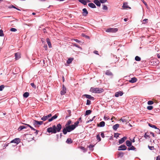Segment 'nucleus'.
<instances>
[{
  "mask_svg": "<svg viewBox=\"0 0 160 160\" xmlns=\"http://www.w3.org/2000/svg\"><path fill=\"white\" fill-rule=\"evenodd\" d=\"M62 128V125L60 123H59L57 125H53L52 127H49L47 128V132L52 133H56L57 132H60Z\"/></svg>",
  "mask_w": 160,
  "mask_h": 160,
  "instance_id": "obj_1",
  "label": "nucleus"
},
{
  "mask_svg": "<svg viewBox=\"0 0 160 160\" xmlns=\"http://www.w3.org/2000/svg\"><path fill=\"white\" fill-rule=\"evenodd\" d=\"M66 126V127L64 128L62 130L63 133L64 135L66 134L67 132H70L75 129L74 126L72 125Z\"/></svg>",
  "mask_w": 160,
  "mask_h": 160,
  "instance_id": "obj_2",
  "label": "nucleus"
},
{
  "mask_svg": "<svg viewBox=\"0 0 160 160\" xmlns=\"http://www.w3.org/2000/svg\"><path fill=\"white\" fill-rule=\"evenodd\" d=\"M90 91L92 93H101L103 91V89L98 88L92 87L90 89Z\"/></svg>",
  "mask_w": 160,
  "mask_h": 160,
  "instance_id": "obj_3",
  "label": "nucleus"
},
{
  "mask_svg": "<svg viewBox=\"0 0 160 160\" xmlns=\"http://www.w3.org/2000/svg\"><path fill=\"white\" fill-rule=\"evenodd\" d=\"M118 31L117 28H109L107 29L106 30V32H108L115 33Z\"/></svg>",
  "mask_w": 160,
  "mask_h": 160,
  "instance_id": "obj_4",
  "label": "nucleus"
},
{
  "mask_svg": "<svg viewBox=\"0 0 160 160\" xmlns=\"http://www.w3.org/2000/svg\"><path fill=\"white\" fill-rule=\"evenodd\" d=\"M67 89L64 86V85L63 84L62 85V89L60 92V93L61 95H64L66 93Z\"/></svg>",
  "mask_w": 160,
  "mask_h": 160,
  "instance_id": "obj_5",
  "label": "nucleus"
},
{
  "mask_svg": "<svg viewBox=\"0 0 160 160\" xmlns=\"http://www.w3.org/2000/svg\"><path fill=\"white\" fill-rule=\"evenodd\" d=\"M20 142V139L19 138H15L14 139L12 140L11 143H14L17 144H18Z\"/></svg>",
  "mask_w": 160,
  "mask_h": 160,
  "instance_id": "obj_6",
  "label": "nucleus"
},
{
  "mask_svg": "<svg viewBox=\"0 0 160 160\" xmlns=\"http://www.w3.org/2000/svg\"><path fill=\"white\" fill-rule=\"evenodd\" d=\"M127 147L124 144L122 145L119 146L118 150H125L127 149Z\"/></svg>",
  "mask_w": 160,
  "mask_h": 160,
  "instance_id": "obj_7",
  "label": "nucleus"
},
{
  "mask_svg": "<svg viewBox=\"0 0 160 160\" xmlns=\"http://www.w3.org/2000/svg\"><path fill=\"white\" fill-rule=\"evenodd\" d=\"M157 62H158V61L157 59H153L150 60L149 63L151 65H155L156 64H157Z\"/></svg>",
  "mask_w": 160,
  "mask_h": 160,
  "instance_id": "obj_8",
  "label": "nucleus"
},
{
  "mask_svg": "<svg viewBox=\"0 0 160 160\" xmlns=\"http://www.w3.org/2000/svg\"><path fill=\"white\" fill-rule=\"evenodd\" d=\"M33 123L34 127L36 128L39 127V125H40L39 121L36 120H33Z\"/></svg>",
  "mask_w": 160,
  "mask_h": 160,
  "instance_id": "obj_9",
  "label": "nucleus"
},
{
  "mask_svg": "<svg viewBox=\"0 0 160 160\" xmlns=\"http://www.w3.org/2000/svg\"><path fill=\"white\" fill-rule=\"evenodd\" d=\"M82 97H85L86 98H88L91 100H94V98L91 95L85 94L82 95Z\"/></svg>",
  "mask_w": 160,
  "mask_h": 160,
  "instance_id": "obj_10",
  "label": "nucleus"
},
{
  "mask_svg": "<svg viewBox=\"0 0 160 160\" xmlns=\"http://www.w3.org/2000/svg\"><path fill=\"white\" fill-rule=\"evenodd\" d=\"M123 93L122 92L119 91L118 92H117L115 93V96L116 97H118L119 96H121L122 95Z\"/></svg>",
  "mask_w": 160,
  "mask_h": 160,
  "instance_id": "obj_11",
  "label": "nucleus"
},
{
  "mask_svg": "<svg viewBox=\"0 0 160 160\" xmlns=\"http://www.w3.org/2000/svg\"><path fill=\"white\" fill-rule=\"evenodd\" d=\"M82 14L83 16H86L88 14V12L87 9L84 8L82 9Z\"/></svg>",
  "mask_w": 160,
  "mask_h": 160,
  "instance_id": "obj_12",
  "label": "nucleus"
},
{
  "mask_svg": "<svg viewBox=\"0 0 160 160\" xmlns=\"http://www.w3.org/2000/svg\"><path fill=\"white\" fill-rule=\"evenodd\" d=\"M58 116L56 114H55L54 116L52 117L51 118L48 119V121L49 122H50L53 120L56 119L58 118Z\"/></svg>",
  "mask_w": 160,
  "mask_h": 160,
  "instance_id": "obj_13",
  "label": "nucleus"
},
{
  "mask_svg": "<svg viewBox=\"0 0 160 160\" xmlns=\"http://www.w3.org/2000/svg\"><path fill=\"white\" fill-rule=\"evenodd\" d=\"M93 2L98 7H100L101 6L100 1L98 0H94Z\"/></svg>",
  "mask_w": 160,
  "mask_h": 160,
  "instance_id": "obj_14",
  "label": "nucleus"
},
{
  "mask_svg": "<svg viewBox=\"0 0 160 160\" xmlns=\"http://www.w3.org/2000/svg\"><path fill=\"white\" fill-rule=\"evenodd\" d=\"M105 74L108 76H111L112 77L113 76L112 73L109 70L106 71Z\"/></svg>",
  "mask_w": 160,
  "mask_h": 160,
  "instance_id": "obj_15",
  "label": "nucleus"
},
{
  "mask_svg": "<svg viewBox=\"0 0 160 160\" xmlns=\"http://www.w3.org/2000/svg\"><path fill=\"white\" fill-rule=\"evenodd\" d=\"M105 125V122L104 121H102L99 123V124H97V126L100 127H104Z\"/></svg>",
  "mask_w": 160,
  "mask_h": 160,
  "instance_id": "obj_16",
  "label": "nucleus"
},
{
  "mask_svg": "<svg viewBox=\"0 0 160 160\" xmlns=\"http://www.w3.org/2000/svg\"><path fill=\"white\" fill-rule=\"evenodd\" d=\"M127 138L126 137H124L122 138L121 139L119 140V142L120 144H121L124 142L125 140L127 139Z\"/></svg>",
  "mask_w": 160,
  "mask_h": 160,
  "instance_id": "obj_17",
  "label": "nucleus"
},
{
  "mask_svg": "<svg viewBox=\"0 0 160 160\" xmlns=\"http://www.w3.org/2000/svg\"><path fill=\"white\" fill-rule=\"evenodd\" d=\"M15 59L17 60L19 59L20 57V54L19 53L17 52L15 53Z\"/></svg>",
  "mask_w": 160,
  "mask_h": 160,
  "instance_id": "obj_18",
  "label": "nucleus"
},
{
  "mask_svg": "<svg viewBox=\"0 0 160 160\" xmlns=\"http://www.w3.org/2000/svg\"><path fill=\"white\" fill-rule=\"evenodd\" d=\"M46 41L47 42V43L48 44L49 48H51L52 47L50 39L48 38H47L46 39Z\"/></svg>",
  "mask_w": 160,
  "mask_h": 160,
  "instance_id": "obj_19",
  "label": "nucleus"
},
{
  "mask_svg": "<svg viewBox=\"0 0 160 160\" xmlns=\"http://www.w3.org/2000/svg\"><path fill=\"white\" fill-rule=\"evenodd\" d=\"M137 80V79L136 78L134 77L132 78L130 80H129V82H130L133 83L136 82Z\"/></svg>",
  "mask_w": 160,
  "mask_h": 160,
  "instance_id": "obj_20",
  "label": "nucleus"
},
{
  "mask_svg": "<svg viewBox=\"0 0 160 160\" xmlns=\"http://www.w3.org/2000/svg\"><path fill=\"white\" fill-rule=\"evenodd\" d=\"M88 6L92 8H96L95 5L92 3H88Z\"/></svg>",
  "mask_w": 160,
  "mask_h": 160,
  "instance_id": "obj_21",
  "label": "nucleus"
},
{
  "mask_svg": "<svg viewBox=\"0 0 160 160\" xmlns=\"http://www.w3.org/2000/svg\"><path fill=\"white\" fill-rule=\"evenodd\" d=\"M119 124H116L114 125H113L112 127V128L114 130H116L118 128H119Z\"/></svg>",
  "mask_w": 160,
  "mask_h": 160,
  "instance_id": "obj_22",
  "label": "nucleus"
},
{
  "mask_svg": "<svg viewBox=\"0 0 160 160\" xmlns=\"http://www.w3.org/2000/svg\"><path fill=\"white\" fill-rule=\"evenodd\" d=\"M128 150H134L136 151V148L133 146L131 145L130 147L128 148Z\"/></svg>",
  "mask_w": 160,
  "mask_h": 160,
  "instance_id": "obj_23",
  "label": "nucleus"
},
{
  "mask_svg": "<svg viewBox=\"0 0 160 160\" xmlns=\"http://www.w3.org/2000/svg\"><path fill=\"white\" fill-rule=\"evenodd\" d=\"M92 112V111L90 110H86L85 114V116H86L89 115Z\"/></svg>",
  "mask_w": 160,
  "mask_h": 160,
  "instance_id": "obj_24",
  "label": "nucleus"
},
{
  "mask_svg": "<svg viewBox=\"0 0 160 160\" xmlns=\"http://www.w3.org/2000/svg\"><path fill=\"white\" fill-rule=\"evenodd\" d=\"M126 144L128 147H130L132 145V142L129 140H127L126 142Z\"/></svg>",
  "mask_w": 160,
  "mask_h": 160,
  "instance_id": "obj_25",
  "label": "nucleus"
},
{
  "mask_svg": "<svg viewBox=\"0 0 160 160\" xmlns=\"http://www.w3.org/2000/svg\"><path fill=\"white\" fill-rule=\"evenodd\" d=\"M78 1L84 5H87V2L85 0H78Z\"/></svg>",
  "mask_w": 160,
  "mask_h": 160,
  "instance_id": "obj_26",
  "label": "nucleus"
},
{
  "mask_svg": "<svg viewBox=\"0 0 160 160\" xmlns=\"http://www.w3.org/2000/svg\"><path fill=\"white\" fill-rule=\"evenodd\" d=\"M8 8H15L18 11H21L20 9L16 8L13 5H11L9 6L8 7Z\"/></svg>",
  "mask_w": 160,
  "mask_h": 160,
  "instance_id": "obj_27",
  "label": "nucleus"
},
{
  "mask_svg": "<svg viewBox=\"0 0 160 160\" xmlns=\"http://www.w3.org/2000/svg\"><path fill=\"white\" fill-rule=\"evenodd\" d=\"M73 58H69L67 60V63L68 64H69L72 62V61H73Z\"/></svg>",
  "mask_w": 160,
  "mask_h": 160,
  "instance_id": "obj_28",
  "label": "nucleus"
},
{
  "mask_svg": "<svg viewBox=\"0 0 160 160\" xmlns=\"http://www.w3.org/2000/svg\"><path fill=\"white\" fill-rule=\"evenodd\" d=\"M66 142L68 144H70L72 142V141L71 138H68L67 139Z\"/></svg>",
  "mask_w": 160,
  "mask_h": 160,
  "instance_id": "obj_29",
  "label": "nucleus"
},
{
  "mask_svg": "<svg viewBox=\"0 0 160 160\" xmlns=\"http://www.w3.org/2000/svg\"><path fill=\"white\" fill-rule=\"evenodd\" d=\"M23 124L25 125H26L28 127L30 128H31V129H32V130H33L34 131L35 130H36V129H34L29 124H25V123H23Z\"/></svg>",
  "mask_w": 160,
  "mask_h": 160,
  "instance_id": "obj_30",
  "label": "nucleus"
},
{
  "mask_svg": "<svg viewBox=\"0 0 160 160\" xmlns=\"http://www.w3.org/2000/svg\"><path fill=\"white\" fill-rule=\"evenodd\" d=\"M149 134V133L146 132L144 135V137L146 139H147L148 138H150V136L148 135Z\"/></svg>",
  "mask_w": 160,
  "mask_h": 160,
  "instance_id": "obj_31",
  "label": "nucleus"
},
{
  "mask_svg": "<svg viewBox=\"0 0 160 160\" xmlns=\"http://www.w3.org/2000/svg\"><path fill=\"white\" fill-rule=\"evenodd\" d=\"M29 95V93L28 92H25L23 94L24 97L27 98Z\"/></svg>",
  "mask_w": 160,
  "mask_h": 160,
  "instance_id": "obj_32",
  "label": "nucleus"
},
{
  "mask_svg": "<svg viewBox=\"0 0 160 160\" xmlns=\"http://www.w3.org/2000/svg\"><path fill=\"white\" fill-rule=\"evenodd\" d=\"M120 120L121 121L123 122H125L127 124L128 122L127 120L124 118H121Z\"/></svg>",
  "mask_w": 160,
  "mask_h": 160,
  "instance_id": "obj_33",
  "label": "nucleus"
},
{
  "mask_svg": "<svg viewBox=\"0 0 160 160\" xmlns=\"http://www.w3.org/2000/svg\"><path fill=\"white\" fill-rule=\"evenodd\" d=\"M148 126L152 128H154L155 129L157 128V127L155 125L152 124L150 123H148Z\"/></svg>",
  "mask_w": 160,
  "mask_h": 160,
  "instance_id": "obj_34",
  "label": "nucleus"
},
{
  "mask_svg": "<svg viewBox=\"0 0 160 160\" xmlns=\"http://www.w3.org/2000/svg\"><path fill=\"white\" fill-rule=\"evenodd\" d=\"M48 118L47 116H44L43 117L41 118V119L43 121H46L48 119Z\"/></svg>",
  "mask_w": 160,
  "mask_h": 160,
  "instance_id": "obj_35",
  "label": "nucleus"
},
{
  "mask_svg": "<svg viewBox=\"0 0 160 160\" xmlns=\"http://www.w3.org/2000/svg\"><path fill=\"white\" fill-rule=\"evenodd\" d=\"M79 123V120H78L76 122H75L74 123V124H72V125L74 126L75 127V128H76L78 126V125Z\"/></svg>",
  "mask_w": 160,
  "mask_h": 160,
  "instance_id": "obj_36",
  "label": "nucleus"
},
{
  "mask_svg": "<svg viewBox=\"0 0 160 160\" xmlns=\"http://www.w3.org/2000/svg\"><path fill=\"white\" fill-rule=\"evenodd\" d=\"M135 59L136 61H139L141 60V58L138 56H136L135 57Z\"/></svg>",
  "mask_w": 160,
  "mask_h": 160,
  "instance_id": "obj_37",
  "label": "nucleus"
},
{
  "mask_svg": "<svg viewBox=\"0 0 160 160\" xmlns=\"http://www.w3.org/2000/svg\"><path fill=\"white\" fill-rule=\"evenodd\" d=\"M94 146V145L90 144L88 146V148L91 150H93V148Z\"/></svg>",
  "mask_w": 160,
  "mask_h": 160,
  "instance_id": "obj_38",
  "label": "nucleus"
},
{
  "mask_svg": "<svg viewBox=\"0 0 160 160\" xmlns=\"http://www.w3.org/2000/svg\"><path fill=\"white\" fill-rule=\"evenodd\" d=\"M82 37H85L87 39H89V36H87V35H86L84 33H82Z\"/></svg>",
  "mask_w": 160,
  "mask_h": 160,
  "instance_id": "obj_39",
  "label": "nucleus"
},
{
  "mask_svg": "<svg viewBox=\"0 0 160 160\" xmlns=\"http://www.w3.org/2000/svg\"><path fill=\"white\" fill-rule=\"evenodd\" d=\"M155 129H156V130L155 131V132L158 134H160V129L157 128H155Z\"/></svg>",
  "mask_w": 160,
  "mask_h": 160,
  "instance_id": "obj_40",
  "label": "nucleus"
},
{
  "mask_svg": "<svg viewBox=\"0 0 160 160\" xmlns=\"http://www.w3.org/2000/svg\"><path fill=\"white\" fill-rule=\"evenodd\" d=\"M96 138H97V140L98 141V142L101 141V138L99 134H98L97 135Z\"/></svg>",
  "mask_w": 160,
  "mask_h": 160,
  "instance_id": "obj_41",
  "label": "nucleus"
},
{
  "mask_svg": "<svg viewBox=\"0 0 160 160\" xmlns=\"http://www.w3.org/2000/svg\"><path fill=\"white\" fill-rule=\"evenodd\" d=\"M153 107L152 106H148L147 107V108L148 110H152L153 109Z\"/></svg>",
  "mask_w": 160,
  "mask_h": 160,
  "instance_id": "obj_42",
  "label": "nucleus"
},
{
  "mask_svg": "<svg viewBox=\"0 0 160 160\" xmlns=\"http://www.w3.org/2000/svg\"><path fill=\"white\" fill-rule=\"evenodd\" d=\"M4 36L3 31L2 29L0 30V36L2 37Z\"/></svg>",
  "mask_w": 160,
  "mask_h": 160,
  "instance_id": "obj_43",
  "label": "nucleus"
},
{
  "mask_svg": "<svg viewBox=\"0 0 160 160\" xmlns=\"http://www.w3.org/2000/svg\"><path fill=\"white\" fill-rule=\"evenodd\" d=\"M91 104V101L88 99L87 100V102H86V105H89Z\"/></svg>",
  "mask_w": 160,
  "mask_h": 160,
  "instance_id": "obj_44",
  "label": "nucleus"
},
{
  "mask_svg": "<svg viewBox=\"0 0 160 160\" xmlns=\"http://www.w3.org/2000/svg\"><path fill=\"white\" fill-rule=\"evenodd\" d=\"M72 121L71 120H69L68 122L66 124L65 126H69L71 123Z\"/></svg>",
  "mask_w": 160,
  "mask_h": 160,
  "instance_id": "obj_45",
  "label": "nucleus"
},
{
  "mask_svg": "<svg viewBox=\"0 0 160 160\" xmlns=\"http://www.w3.org/2000/svg\"><path fill=\"white\" fill-rule=\"evenodd\" d=\"M103 5V7L102 8V9L103 10H107L108 9V8L105 5Z\"/></svg>",
  "mask_w": 160,
  "mask_h": 160,
  "instance_id": "obj_46",
  "label": "nucleus"
},
{
  "mask_svg": "<svg viewBox=\"0 0 160 160\" xmlns=\"http://www.w3.org/2000/svg\"><path fill=\"white\" fill-rule=\"evenodd\" d=\"M5 86L4 85H2L0 86V91H2L4 88Z\"/></svg>",
  "mask_w": 160,
  "mask_h": 160,
  "instance_id": "obj_47",
  "label": "nucleus"
},
{
  "mask_svg": "<svg viewBox=\"0 0 160 160\" xmlns=\"http://www.w3.org/2000/svg\"><path fill=\"white\" fill-rule=\"evenodd\" d=\"M153 103V102L151 100L149 101L148 102V105H152Z\"/></svg>",
  "mask_w": 160,
  "mask_h": 160,
  "instance_id": "obj_48",
  "label": "nucleus"
},
{
  "mask_svg": "<svg viewBox=\"0 0 160 160\" xmlns=\"http://www.w3.org/2000/svg\"><path fill=\"white\" fill-rule=\"evenodd\" d=\"M73 44L74 46H75L78 48L81 49V48L77 44L75 43H73Z\"/></svg>",
  "mask_w": 160,
  "mask_h": 160,
  "instance_id": "obj_49",
  "label": "nucleus"
},
{
  "mask_svg": "<svg viewBox=\"0 0 160 160\" xmlns=\"http://www.w3.org/2000/svg\"><path fill=\"white\" fill-rule=\"evenodd\" d=\"M34 88H36V86H35L34 83H31L30 84Z\"/></svg>",
  "mask_w": 160,
  "mask_h": 160,
  "instance_id": "obj_50",
  "label": "nucleus"
},
{
  "mask_svg": "<svg viewBox=\"0 0 160 160\" xmlns=\"http://www.w3.org/2000/svg\"><path fill=\"white\" fill-rule=\"evenodd\" d=\"M10 30L12 32H16L17 31V30L15 28H11V29H10Z\"/></svg>",
  "mask_w": 160,
  "mask_h": 160,
  "instance_id": "obj_51",
  "label": "nucleus"
},
{
  "mask_svg": "<svg viewBox=\"0 0 160 160\" xmlns=\"http://www.w3.org/2000/svg\"><path fill=\"white\" fill-rule=\"evenodd\" d=\"M148 148L150 150H153L154 149V147L152 146H150L148 145Z\"/></svg>",
  "mask_w": 160,
  "mask_h": 160,
  "instance_id": "obj_52",
  "label": "nucleus"
},
{
  "mask_svg": "<svg viewBox=\"0 0 160 160\" xmlns=\"http://www.w3.org/2000/svg\"><path fill=\"white\" fill-rule=\"evenodd\" d=\"M118 155L121 157H122L123 156V153L122 152H119Z\"/></svg>",
  "mask_w": 160,
  "mask_h": 160,
  "instance_id": "obj_53",
  "label": "nucleus"
},
{
  "mask_svg": "<svg viewBox=\"0 0 160 160\" xmlns=\"http://www.w3.org/2000/svg\"><path fill=\"white\" fill-rule=\"evenodd\" d=\"M119 134L118 133H115L114 135V137L117 138L119 137Z\"/></svg>",
  "mask_w": 160,
  "mask_h": 160,
  "instance_id": "obj_54",
  "label": "nucleus"
},
{
  "mask_svg": "<svg viewBox=\"0 0 160 160\" xmlns=\"http://www.w3.org/2000/svg\"><path fill=\"white\" fill-rule=\"evenodd\" d=\"M100 3H104L107 1V0H99Z\"/></svg>",
  "mask_w": 160,
  "mask_h": 160,
  "instance_id": "obj_55",
  "label": "nucleus"
},
{
  "mask_svg": "<svg viewBox=\"0 0 160 160\" xmlns=\"http://www.w3.org/2000/svg\"><path fill=\"white\" fill-rule=\"evenodd\" d=\"M43 48H44L45 50H47L48 49V46L46 44H44L43 46Z\"/></svg>",
  "mask_w": 160,
  "mask_h": 160,
  "instance_id": "obj_56",
  "label": "nucleus"
},
{
  "mask_svg": "<svg viewBox=\"0 0 160 160\" xmlns=\"http://www.w3.org/2000/svg\"><path fill=\"white\" fill-rule=\"evenodd\" d=\"M67 111L68 113V115L69 116H70L71 115V110H67Z\"/></svg>",
  "mask_w": 160,
  "mask_h": 160,
  "instance_id": "obj_57",
  "label": "nucleus"
},
{
  "mask_svg": "<svg viewBox=\"0 0 160 160\" xmlns=\"http://www.w3.org/2000/svg\"><path fill=\"white\" fill-rule=\"evenodd\" d=\"M81 149L83 150V152H85L87 151V150H86L85 149V148L83 147H81Z\"/></svg>",
  "mask_w": 160,
  "mask_h": 160,
  "instance_id": "obj_58",
  "label": "nucleus"
},
{
  "mask_svg": "<svg viewBox=\"0 0 160 160\" xmlns=\"http://www.w3.org/2000/svg\"><path fill=\"white\" fill-rule=\"evenodd\" d=\"M122 7L123 8H128V6L127 5H125V4L124 3L123 4Z\"/></svg>",
  "mask_w": 160,
  "mask_h": 160,
  "instance_id": "obj_59",
  "label": "nucleus"
},
{
  "mask_svg": "<svg viewBox=\"0 0 160 160\" xmlns=\"http://www.w3.org/2000/svg\"><path fill=\"white\" fill-rule=\"evenodd\" d=\"M101 136L102 138H104L105 136H104V135L103 132H101Z\"/></svg>",
  "mask_w": 160,
  "mask_h": 160,
  "instance_id": "obj_60",
  "label": "nucleus"
},
{
  "mask_svg": "<svg viewBox=\"0 0 160 160\" xmlns=\"http://www.w3.org/2000/svg\"><path fill=\"white\" fill-rule=\"evenodd\" d=\"M142 1L144 3V4L147 7L148 6L147 3L145 1H144V0H142Z\"/></svg>",
  "mask_w": 160,
  "mask_h": 160,
  "instance_id": "obj_61",
  "label": "nucleus"
},
{
  "mask_svg": "<svg viewBox=\"0 0 160 160\" xmlns=\"http://www.w3.org/2000/svg\"><path fill=\"white\" fill-rule=\"evenodd\" d=\"M21 126L22 127L23 129L26 128H27V127H28L26 125H25Z\"/></svg>",
  "mask_w": 160,
  "mask_h": 160,
  "instance_id": "obj_62",
  "label": "nucleus"
},
{
  "mask_svg": "<svg viewBox=\"0 0 160 160\" xmlns=\"http://www.w3.org/2000/svg\"><path fill=\"white\" fill-rule=\"evenodd\" d=\"M22 129H23L22 128V127L21 126H19V127L18 128V131H21V130H22Z\"/></svg>",
  "mask_w": 160,
  "mask_h": 160,
  "instance_id": "obj_63",
  "label": "nucleus"
},
{
  "mask_svg": "<svg viewBox=\"0 0 160 160\" xmlns=\"http://www.w3.org/2000/svg\"><path fill=\"white\" fill-rule=\"evenodd\" d=\"M22 129H23L22 128V127L21 126H19V127L18 128V131H21V130H22Z\"/></svg>",
  "mask_w": 160,
  "mask_h": 160,
  "instance_id": "obj_64",
  "label": "nucleus"
}]
</instances>
